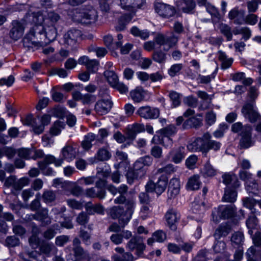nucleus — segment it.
Wrapping results in <instances>:
<instances>
[{"mask_svg":"<svg viewBox=\"0 0 261 261\" xmlns=\"http://www.w3.org/2000/svg\"><path fill=\"white\" fill-rule=\"evenodd\" d=\"M43 20V16L41 14L34 17V21L36 24L23 39L24 45L30 46L37 43L46 44L55 40L57 36L56 27L45 23L42 24Z\"/></svg>","mask_w":261,"mask_h":261,"instance_id":"obj_1","label":"nucleus"},{"mask_svg":"<svg viewBox=\"0 0 261 261\" xmlns=\"http://www.w3.org/2000/svg\"><path fill=\"white\" fill-rule=\"evenodd\" d=\"M178 41V37L173 33L170 36L158 33L154 37L153 40L145 42L143 47L146 51H151L155 49L156 45H158L160 47L163 46L164 51H168L177 45Z\"/></svg>","mask_w":261,"mask_h":261,"instance_id":"obj_2","label":"nucleus"},{"mask_svg":"<svg viewBox=\"0 0 261 261\" xmlns=\"http://www.w3.org/2000/svg\"><path fill=\"white\" fill-rule=\"evenodd\" d=\"M234 205H221L212 213L213 221L216 223L219 221L220 218H229L233 216L236 211Z\"/></svg>","mask_w":261,"mask_h":261,"instance_id":"obj_3","label":"nucleus"},{"mask_svg":"<svg viewBox=\"0 0 261 261\" xmlns=\"http://www.w3.org/2000/svg\"><path fill=\"white\" fill-rule=\"evenodd\" d=\"M123 204H124L125 210L123 217L120 220V224L122 227H124L132 219L136 206V199L133 197L127 199L125 197V200Z\"/></svg>","mask_w":261,"mask_h":261,"instance_id":"obj_4","label":"nucleus"},{"mask_svg":"<svg viewBox=\"0 0 261 261\" xmlns=\"http://www.w3.org/2000/svg\"><path fill=\"white\" fill-rule=\"evenodd\" d=\"M241 113L245 118L248 119L250 122H255L260 118V115L255 108V103L254 102L246 101L241 109Z\"/></svg>","mask_w":261,"mask_h":261,"instance_id":"obj_5","label":"nucleus"},{"mask_svg":"<svg viewBox=\"0 0 261 261\" xmlns=\"http://www.w3.org/2000/svg\"><path fill=\"white\" fill-rule=\"evenodd\" d=\"M211 138V135L208 133L203 134L201 138H197L194 141L187 144V149L191 152L202 151L204 152L205 141Z\"/></svg>","mask_w":261,"mask_h":261,"instance_id":"obj_6","label":"nucleus"},{"mask_svg":"<svg viewBox=\"0 0 261 261\" xmlns=\"http://www.w3.org/2000/svg\"><path fill=\"white\" fill-rule=\"evenodd\" d=\"M107 190L114 196L117 193L120 195L114 200V202L116 204H121L125 200V194L127 193L128 188L125 185H121L118 188L112 185L108 186Z\"/></svg>","mask_w":261,"mask_h":261,"instance_id":"obj_7","label":"nucleus"},{"mask_svg":"<svg viewBox=\"0 0 261 261\" xmlns=\"http://www.w3.org/2000/svg\"><path fill=\"white\" fill-rule=\"evenodd\" d=\"M252 128L250 125H245L243 130L241 132V139L240 141V146L241 148L246 149L254 144L252 139Z\"/></svg>","mask_w":261,"mask_h":261,"instance_id":"obj_8","label":"nucleus"},{"mask_svg":"<svg viewBox=\"0 0 261 261\" xmlns=\"http://www.w3.org/2000/svg\"><path fill=\"white\" fill-rule=\"evenodd\" d=\"M126 248L132 251L136 250L137 254L140 255L145 250V245L140 237L135 236L127 243Z\"/></svg>","mask_w":261,"mask_h":261,"instance_id":"obj_9","label":"nucleus"},{"mask_svg":"<svg viewBox=\"0 0 261 261\" xmlns=\"http://www.w3.org/2000/svg\"><path fill=\"white\" fill-rule=\"evenodd\" d=\"M137 114L144 119H153L159 117L160 111L156 108L146 106L140 107L137 111Z\"/></svg>","mask_w":261,"mask_h":261,"instance_id":"obj_10","label":"nucleus"},{"mask_svg":"<svg viewBox=\"0 0 261 261\" xmlns=\"http://www.w3.org/2000/svg\"><path fill=\"white\" fill-rule=\"evenodd\" d=\"M155 11L164 18H169L175 13V9L174 7L164 3L156 4L155 5Z\"/></svg>","mask_w":261,"mask_h":261,"instance_id":"obj_11","label":"nucleus"},{"mask_svg":"<svg viewBox=\"0 0 261 261\" xmlns=\"http://www.w3.org/2000/svg\"><path fill=\"white\" fill-rule=\"evenodd\" d=\"M136 164L134 163L133 169L129 170L126 174L127 182L132 184L135 180L144 177L146 171L145 168H137Z\"/></svg>","mask_w":261,"mask_h":261,"instance_id":"obj_12","label":"nucleus"},{"mask_svg":"<svg viewBox=\"0 0 261 261\" xmlns=\"http://www.w3.org/2000/svg\"><path fill=\"white\" fill-rule=\"evenodd\" d=\"M24 26L23 23L17 20L12 22V28L9 32L10 37L16 41L21 38L24 33Z\"/></svg>","mask_w":261,"mask_h":261,"instance_id":"obj_13","label":"nucleus"},{"mask_svg":"<svg viewBox=\"0 0 261 261\" xmlns=\"http://www.w3.org/2000/svg\"><path fill=\"white\" fill-rule=\"evenodd\" d=\"M80 64L86 66L87 71L91 73H94L98 69L99 63L94 59L90 60L87 56H83L79 59Z\"/></svg>","mask_w":261,"mask_h":261,"instance_id":"obj_14","label":"nucleus"},{"mask_svg":"<svg viewBox=\"0 0 261 261\" xmlns=\"http://www.w3.org/2000/svg\"><path fill=\"white\" fill-rule=\"evenodd\" d=\"M81 36V31L75 29H71L64 35V43L69 45H72L77 42Z\"/></svg>","mask_w":261,"mask_h":261,"instance_id":"obj_15","label":"nucleus"},{"mask_svg":"<svg viewBox=\"0 0 261 261\" xmlns=\"http://www.w3.org/2000/svg\"><path fill=\"white\" fill-rule=\"evenodd\" d=\"M122 38L123 36L121 34H119L117 35L118 41L114 42L113 37L110 35H108L103 37V41L110 50L114 51L121 46L123 43Z\"/></svg>","mask_w":261,"mask_h":261,"instance_id":"obj_16","label":"nucleus"},{"mask_svg":"<svg viewBox=\"0 0 261 261\" xmlns=\"http://www.w3.org/2000/svg\"><path fill=\"white\" fill-rule=\"evenodd\" d=\"M112 107L111 101L109 99H101L96 103L94 110L98 115H103L107 114Z\"/></svg>","mask_w":261,"mask_h":261,"instance_id":"obj_17","label":"nucleus"},{"mask_svg":"<svg viewBox=\"0 0 261 261\" xmlns=\"http://www.w3.org/2000/svg\"><path fill=\"white\" fill-rule=\"evenodd\" d=\"M165 218L169 227L173 229L175 228V224L180 218V214L176 210L171 208L167 212Z\"/></svg>","mask_w":261,"mask_h":261,"instance_id":"obj_18","label":"nucleus"},{"mask_svg":"<svg viewBox=\"0 0 261 261\" xmlns=\"http://www.w3.org/2000/svg\"><path fill=\"white\" fill-rule=\"evenodd\" d=\"M228 17L230 20H234L235 23L242 24L245 22V11L234 8L229 12Z\"/></svg>","mask_w":261,"mask_h":261,"instance_id":"obj_19","label":"nucleus"},{"mask_svg":"<svg viewBox=\"0 0 261 261\" xmlns=\"http://www.w3.org/2000/svg\"><path fill=\"white\" fill-rule=\"evenodd\" d=\"M77 151L76 147L66 145L62 149V159L70 162L74 159L77 155Z\"/></svg>","mask_w":261,"mask_h":261,"instance_id":"obj_20","label":"nucleus"},{"mask_svg":"<svg viewBox=\"0 0 261 261\" xmlns=\"http://www.w3.org/2000/svg\"><path fill=\"white\" fill-rule=\"evenodd\" d=\"M32 218L40 221L43 225H49L51 223V220L48 217V212L47 209H42L33 215Z\"/></svg>","mask_w":261,"mask_h":261,"instance_id":"obj_21","label":"nucleus"},{"mask_svg":"<svg viewBox=\"0 0 261 261\" xmlns=\"http://www.w3.org/2000/svg\"><path fill=\"white\" fill-rule=\"evenodd\" d=\"M85 195L90 198H98L100 199H104L106 196L105 189H99L95 186L86 189Z\"/></svg>","mask_w":261,"mask_h":261,"instance_id":"obj_22","label":"nucleus"},{"mask_svg":"<svg viewBox=\"0 0 261 261\" xmlns=\"http://www.w3.org/2000/svg\"><path fill=\"white\" fill-rule=\"evenodd\" d=\"M180 187V181L178 178L173 177L170 180L169 186L168 194L171 198H174L179 194Z\"/></svg>","mask_w":261,"mask_h":261,"instance_id":"obj_23","label":"nucleus"},{"mask_svg":"<svg viewBox=\"0 0 261 261\" xmlns=\"http://www.w3.org/2000/svg\"><path fill=\"white\" fill-rule=\"evenodd\" d=\"M171 156V161L175 164L180 163L185 158V148L180 146L176 149H173L170 152Z\"/></svg>","mask_w":261,"mask_h":261,"instance_id":"obj_24","label":"nucleus"},{"mask_svg":"<svg viewBox=\"0 0 261 261\" xmlns=\"http://www.w3.org/2000/svg\"><path fill=\"white\" fill-rule=\"evenodd\" d=\"M52 163H54L57 167H60L63 163V159L56 160L54 156L48 155L45 157L43 161L39 162L38 165L40 170H44L46 166Z\"/></svg>","mask_w":261,"mask_h":261,"instance_id":"obj_25","label":"nucleus"},{"mask_svg":"<svg viewBox=\"0 0 261 261\" xmlns=\"http://www.w3.org/2000/svg\"><path fill=\"white\" fill-rule=\"evenodd\" d=\"M124 209L123 206H113L108 210V214L113 219H118L119 223L120 220L123 217L124 215Z\"/></svg>","mask_w":261,"mask_h":261,"instance_id":"obj_26","label":"nucleus"},{"mask_svg":"<svg viewBox=\"0 0 261 261\" xmlns=\"http://www.w3.org/2000/svg\"><path fill=\"white\" fill-rule=\"evenodd\" d=\"M151 143L157 144L159 142L166 148H170L173 145V140L170 137L154 135L151 141Z\"/></svg>","mask_w":261,"mask_h":261,"instance_id":"obj_27","label":"nucleus"},{"mask_svg":"<svg viewBox=\"0 0 261 261\" xmlns=\"http://www.w3.org/2000/svg\"><path fill=\"white\" fill-rule=\"evenodd\" d=\"M167 238L165 232L161 230H158L153 233L152 237L148 239L147 241V244L151 246L154 242L162 243Z\"/></svg>","mask_w":261,"mask_h":261,"instance_id":"obj_28","label":"nucleus"},{"mask_svg":"<svg viewBox=\"0 0 261 261\" xmlns=\"http://www.w3.org/2000/svg\"><path fill=\"white\" fill-rule=\"evenodd\" d=\"M83 23L89 24L94 22L97 18V12L95 9H92L88 11H83Z\"/></svg>","mask_w":261,"mask_h":261,"instance_id":"obj_29","label":"nucleus"},{"mask_svg":"<svg viewBox=\"0 0 261 261\" xmlns=\"http://www.w3.org/2000/svg\"><path fill=\"white\" fill-rule=\"evenodd\" d=\"M130 96L135 102H140L145 97V92L141 87H138L130 91Z\"/></svg>","mask_w":261,"mask_h":261,"instance_id":"obj_30","label":"nucleus"},{"mask_svg":"<svg viewBox=\"0 0 261 261\" xmlns=\"http://www.w3.org/2000/svg\"><path fill=\"white\" fill-rule=\"evenodd\" d=\"M121 7L125 9L129 7L140 8L145 2V0H119Z\"/></svg>","mask_w":261,"mask_h":261,"instance_id":"obj_31","label":"nucleus"},{"mask_svg":"<svg viewBox=\"0 0 261 261\" xmlns=\"http://www.w3.org/2000/svg\"><path fill=\"white\" fill-rule=\"evenodd\" d=\"M168 177L165 175H161L155 183L156 193L160 195L166 189L168 184Z\"/></svg>","mask_w":261,"mask_h":261,"instance_id":"obj_32","label":"nucleus"},{"mask_svg":"<svg viewBox=\"0 0 261 261\" xmlns=\"http://www.w3.org/2000/svg\"><path fill=\"white\" fill-rule=\"evenodd\" d=\"M201 184L199 176L195 175L189 179L186 187L189 190H197L199 189Z\"/></svg>","mask_w":261,"mask_h":261,"instance_id":"obj_33","label":"nucleus"},{"mask_svg":"<svg viewBox=\"0 0 261 261\" xmlns=\"http://www.w3.org/2000/svg\"><path fill=\"white\" fill-rule=\"evenodd\" d=\"M132 16L130 14H124L118 20V23L115 27L117 31H121L125 29L126 25L132 20Z\"/></svg>","mask_w":261,"mask_h":261,"instance_id":"obj_34","label":"nucleus"},{"mask_svg":"<svg viewBox=\"0 0 261 261\" xmlns=\"http://www.w3.org/2000/svg\"><path fill=\"white\" fill-rule=\"evenodd\" d=\"M177 131L176 127L172 124L160 129L158 133L159 136L172 137L176 134Z\"/></svg>","mask_w":261,"mask_h":261,"instance_id":"obj_35","label":"nucleus"},{"mask_svg":"<svg viewBox=\"0 0 261 261\" xmlns=\"http://www.w3.org/2000/svg\"><path fill=\"white\" fill-rule=\"evenodd\" d=\"M232 79L235 82L242 81V83L246 86L251 85L253 80L251 78H246L245 74L244 72H238L232 74Z\"/></svg>","mask_w":261,"mask_h":261,"instance_id":"obj_36","label":"nucleus"},{"mask_svg":"<svg viewBox=\"0 0 261 261\" xmlns=\"http://www.w3.org/2000/svg\"><path fill=\"white\" fill-rule=\"evenodd\" d=\"M216 170L210 164L209 161L201 170V173L204 177H213L216 174Z\"/></svg>","mask_w":261,"mask_h":261,"instance_id":"obj_37","label":"nucleus"},{"mask_svg":"<svg viewBox=\"0 0 261 261\" xmlns=\"http://www.w3.org/2000/svg\"><path fill=\"white\" fill-rule=\"evenodd\" d=\"M223 182L226 185H231L234 188L238 187L240 185L236 176L234 175L225 174L222 176Z\"/></svg>","mask_w":261,"mask_h":261,"instance_id":"obj_38","label":"nucleus"},{"mask_svg":"<svg viewBox=\"0 0 261 261\" xmlns=\"http://www.w3.org/2000/svg\"><path fill=\"white\" fill-rule=\"evenodd\" d=\"M202 115H197L195 117H192L188 119L184 123V126L186 124L190 125L191 127L197 128L202 125Z\"/></svg>","mask_w":261,"mask_h":261,"instance_id":"obj_39","label":"nucleus"},{"mask_svg":"<svg viewBox=\"0 0 261 261\" xmlns=\"http://www.w3.org/2000/svg\"><path fill=\"white\" fill-rule=\"evenodd\" d=\"M218 58L221 62V67L224 69L229 68L232 63V59L227 58L225 53L222 51L218 52Z\"/></svg>","mask_w":261,"mask_h":261,"instance_id":"obj_40","label":"nucleus"},{"mask_svg":"<svg viewBox=\"0 0 261 261\" xmlns=\"http://www.w3.org/2000/svg\"><path fill=\"white\" fill-rule=\"evenodd\" d=\"M104 75L107 79L108 83L112 87L116 85L117 83L119 81L118 75L113 70H107L105 71Z\"/></svg>","mask_w":261,"mask_h":261,"instance_id":"obj_41","label":"nucleus"},{"mask_svg":"<svg viewBox=\"0 0 261 261\" xmlns=\"http://www.w3.org/2000/svg\"><path fill=\"white\" fill-rule=\"evenodd\" d=\"M177 166H175L171 164H168L164 167L158 169L155 174H162V175H164V174H171L176 172L177 171Z\"/></svg>","mask_w":261,"mask_h":261,"instance_id":"obj_42","label":"nucleus"},{"mask_svg":"<svg viewBox=\"0 0 261 261\" xmlns=\"http://www.w3.org/2000/svg\"><path fill=\"white\" fill-rule=\"evenodd\" d=\"M244 235L242 232L240 231H237L234 232L231 239V241L232 242V245L235 247L236 246H238V248L240 247L242 248L241 245L244 241Z\"/></svg>","mask_w":261,"mask_h":261,"instance_id":"obj_43","label":"nucleus"},{"mask_svg":"<svg viewBox=\"0 0 261 261\" xmlns=\"http://www.w3.org/2000/svg\"><path fill=\"white\" fill-rule=\"evenodd\" d=\"M152 162V158L149 155H146L138 159L135 163L137 165V168H144V166H150Z\"/></svg>","mask_w":261,"mask_h":261,"instance_id":"obj_44","label":"nucleus"},{"mask_svg":"<svg viewBox=\"0 0 261 261\" xmlns=\"http://www.w3.org/2000/svg\"><path fill=\"white\" fill-rule=\"evenodd\" d=\"M237 197V194L235 190L226 189L222 198L223 201L226 202H234Z\"/></svg>","mask_w":261,"mask_h":261,"instance_id":"obj_45","label":"nucleus"},{"mask_svg":"<svg viewBox=\"0 0 261 261\" xmlns=\"http://www.w3.org/2000/svg\"><path fill=\"white\" fill-rule=\"evenodd\" d=\"M88 213L90 214L97 213L100 215H103L105 213V208L100 204H96L94 205H88L86 207Z\"/></svg>","mask_w":261,"mask_h":261,"instance_id":"obj_46","label":"nucleus"},{"mask_svg":"<svg viewBox=\"0 0 261 261\" xmlns=\"http://www.w3.org/2000/svg\"><path fill=\"white\" fill-rule=\"evenodd\" d=\"M221 146L219 142L212 140L211 139L207 141H205L204 152L206 153L210 149H213L215 151L218 150Z\"/></svg>","mask_w":261,"mask_h":261,"instance_id":"obj_47","label":"nucleus"},{"mask_svg":"<svg viewBox=\"0 0 261 261\" xmlns=\"http://www.w3.org/2000/svg\"><path fill=\"white\" fill-rule=\"evenodd\" d=\"M145 131V126L143 124L135 123L133 124L129 130V136L132 138H135L138 133Z\"/></svg>","mask_w":261,"mask_h":261,"instance_id":"obj_48","label":"nucleus"},{"mask_svg":"<svg viewBox=\"0 0 261 261\" xmlns=\"http://www.w3.org/2000/svg\"><path fill=\"white\" fill-rule=\"evenodd\" d=\"M60 20V16L58 14L54 12H50L48 14L47 17L45 20L44 23L56 27V25Z\"/></svg>","mask_w":261,"mask_h":261,"instance_id":"obj_49","label":"nucleus"},{"mask_svg":"<svg viewBox=\"0 0 261 261\" xmlns=\"http://www.w3.org/2000/svg\"><path fill=\"white\" fill-rule=\"evenodd\" d=\"M69 15L72 19L76 22H83V10L79 9H75L71 11Z\"/></svg>","mask_w":261,"mask_h":261,"instance_id":"obj_50","label":"nucleus"},{"mask_svg":"<svg viewBox=\"0 0 261 261\" xmlns=\"http://www.w3.org/2000/svg\"><path fill=\"white\" fill-rule=\"evenodd\" d=\"M152 58L155 62L160 64L164 63L167 59V55L161 50H156L152 54Z\"/></svg>","mask_w":261,"mask_h":261,"instance_id":"obj_51","label":"nucleus"},{"mask_svg":"<svg viewBox=\"0 0 261 261\" xmlns=\"http://www.w3.org/2000/svg\"><path fill=\"white\" fill-rule=\"evenodd\" d=\"M42 200L46 204L54 202L56 198V193L51 190H45L42 196Z\"/></svg>","mask_w":261,"mask_h":261,"instance_id":"obj_52","label":"nucleus"},{"mask_svg":"<svg viewBox=\"0 0 261 261\" xmlns=\"http://www.w3.org/2000/svg\"><path fill=\"white\" fill-rule=\"evenodd\" d=\"M111 258L113 261H133L134 257L131 253L125 252L120 255L114 254Z\"/></svg>","mask_w":261,"mask_h":261,"instance_id":"obj_53","label":"nucleus"},{"mask_svg":"<svg viewBox=\"0 0 261 261\" xmlns=\"http://www.w3.org/2000/svg\"><path fill=\"white\" fill-rule=\"evenodd\" d=\"M95 139V135L92 133H89L85 137L84 140L83 141L82 145L83 148L85 150H89L92 146V142Z\"/></svg>","mask_w":261,"mask_h":261,"instance_id":"obj_54","label":"nucleus"},{"mask_svg":"<svg viewBox=\"0 0 261 261\" xmlns=\"http://www.w3.org/2000/svg\"><path fill=\"white\" fill-rule=\"evenodd\" d=\"M219 28L221 33L226 37L227 41H230L232 39V33L231 28L229 25L221 23Z\"/></svg>","mask_w":261,"mask_h":261,"instance_id":"obj_55","label":"nucleus"},{"mask_svg":"<svg viewBox=\"0 0 261 261\" xmlns=\"http://www.w3.org/2000/svg\"><path fill=\"white\" fill-rule=\"evenodd\" d=\"M65 126V124L63 121L61 120L56 121L50 129V133L54 136L58 135L61 133V130L64 128Z\"/></svg>","mask_w":261,"mask_h":261,"instance_id":"obj_56","label":"nucleus"},{"mask_svg":"<svg viewBox=\"0 0 261 261\" xmlns=\"http://www.w3.org/2000/svg\"><path fill=\"white\" fill-rule=\"evenodd\" d=\"M152 210V207L149 203L143 204L140 210L141 217L143 219H145L151 214Z\"/></svg>","mask_w":261,"mask_h":261,"instance_id":"obj_57","label":"nucleus"},{"mask_svg":"<svg viewBox=\"0 0 261 261\" xmlns=\"http://www.w3.org/2000/svg\"><path fill=\"white\" fill-rule=\"evenodd\" d=\"M195 7V3L193 0H183L182 11L185 13H190Z\"/></svg>","mask_w":261,"mask_h":261,"instance_id":"obj_58","label":"nucleus"},{"mask_svg":"<svg viewBox=\"0 0 261 261\" xmlns=\"http://www.w3.org/2000/svg\"><path fill=\"white\" fill-rule=\"evenodd\" d=\"M204 6L206 8L207 12L211 15L213 18H216L218 19H220V14L215 6L212 5L209 3H207L206 5H205Z\"/></svg>","mask_w":261,"mask_h":261,"instance_id":"obj_59","label":"nucleus"},{"mask_svg":"<svg viewBox=\"0 0 261 261\" xmlns=\"http://www.w3.org/2000/svg\"><path fill=\"white\" fill-rule=\"evenodd\" d=\"M247 261H258L257 250L254 246H251L246 252Z\"/></svg>","mask_w":261,"mask_h":261,"instance_id":"obj_60","label":"nucleus"},{"mask_svg":"<svg viewBox=\"0 0 261 261\" xmlns=\"http://www.w3.org/2000/svg\"><path fill=\"white\" fill-rule=\"evenodd\" d=\"M97 158L99 161H107L109 160L111 155L110 152L105 148L100 149L96 154Z\"/></svg>","mask_w":261,"mask_h":261,"instance_id":"obj_61","label":"nucleus"},{"mask_svg":"<svg viewBox=\"0 0 261 261\" xmlns=\"http://www.w3.org/2000/svg\"><path fill=\"white\" fill-rule=\"evenodd\" d=\"M182 64H174L168 69L169 75L171 77L175 76L182 68Z\"/></svg>","mask_w":261,"mask_h":261,"instance_id":"obj_62","label":"nucleus"},{"mask_svg":"<svg viewBox=\"0 0 261 261\" xmlns=\"http://www.w3.org/2000/svg\"><path fill=\"white\" fill-rule=\"evenodd\" d=\"M29 179L27 177H22L19 179H16L15 185V190H20L23 187L29 185Z\"/></svg>","mask_w":261,"mask_h":261,"instance_id":"obj_63","label":"nucleus"},{"mask_svg":"<svg viewBox=\"0 0 261 261\" xmlns=\"http://www.w3.org/2000/svg\"><path fill=\"white\" fill-rule=\"evenodd\" d=\"M96 99L95 95L86 93L83 95L82 102L85 105H89L94 102Z\"/></svg>","mask_w":261,"mask_h":261,"instance_id":"obj_64","label":"nucleus"}]
</instances>
